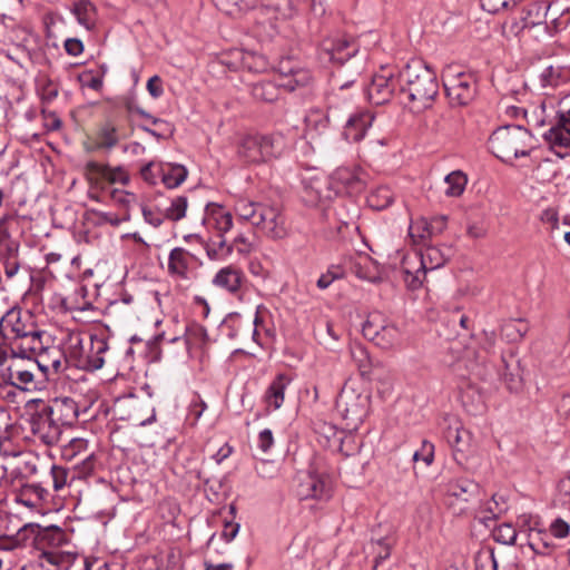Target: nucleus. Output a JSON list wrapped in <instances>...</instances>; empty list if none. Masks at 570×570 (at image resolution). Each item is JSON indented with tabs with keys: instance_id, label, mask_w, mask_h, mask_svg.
Returning <instances> with one entry per match:
<instances>
[{
	"instance_id": "nucleus-15",
	"label": "nucleus",
	"mask_w": 570,
	"mask_h": 570,
	"mask_svg": "<svg viewBox=\"0 0 570 570\" xmlns=\"http://www.w3.org/2000/svg\"><path fill=\"white\" fill-rule=\"evenodd\" d=\"M333 483L328 475L308 473L297 487V495L302 500H328L332 497Z\"/></svg>"
},
{
	"instance_id": "nucleus-31",
	"label": "nucleus",
	"mask_w": 570,
	"mask_h": 570,
	"mask_svg": "<svg viewBox=\"0 0 570 570\" xmlns=\"http://www.w3.org/2000/svg\"><path fill=\"white\" fill-rule=\"evenodd\" d=\"M72 13L78 22L86 29H92L97 21V10L94 3L89 0H78L73 3Z\"/></svg>"
},
{
	"instance_id": "nucleus-10",
	"label": "nucleus",
	"mask_w": 570,
	"mask_h": 570,
	"mask_svg": "<svg viewBox=\"0 0 570 570\" xmlns=\"http://www.w3.org/2000/svg\"><path fill=\"white\" fill-rule=\"evenodd\" d=\"M356 51L357 47L351 37L344 33H335L321 41L318 57L324 63H343L354 56Z\"/></svg>"
},
{
	"instance_id": "nucleus-60",
	"label": "nucleus",
	"mask_w": 570,
	"mask_h": 570,
	"mask_svg": "<svg viewBox=\"0 0 570 570\" xmlns=\"http://www.w3.org/2000/svg\"><path fill=\"white\" fill-rule=\"evenodd\" d=\"M19 351H12L11 346L0 337V365H8L12 357H19Z\"/></svg>"
},
{
	"instance_id": "nucleus-2",
	"label": "nucleus",
	"mask_w": 570,
	"mask_h": 570,
	"mask_svg": "<svg viewBox=\"0 0 570 570\" xmlns=\"http://www.w3.org/2000/svg\"><path fill=\"white\" fill-rule=\"evenodd\" d=\"M41 336L42 332L37 330L32 316L27 312L12 308L0 320V337L12 351H19L23 356L42 350Z\"/></svg>"
},
{
	"instance_id": "nucleus-62",
	"label": "nucleus",
	"mask_w": 570,
	"mask_h": 570,
	"mask_svg": "<svg viewBox=\"0 0 570 570\" xmlns=\"http://www.w3.org/2000/svg\"><path fill=\"white\" fill-rule=\"evenodd\" d=\"M206 338V332L203 327L196 326L188 331L185 338V344L189 347L195 342L204 343Z\"/></svg>"
},
{
	"instance_id": "nucleus-27",
	"label": "nucleus",
	"mask_w": 570,
	"mask_h": 570,
	"mask_svg": "<svg viewBox=\"0 0 570 570\" xmlns=\"http://www.w3.org/2000/svg\"><path fill=\"white\" fill-rule=\"evenodd\" d=\"M543 136L557 154H561L558 149H570V126L558 120Z\"/></svg>"
},
{
	"instance_id": "nucleus-21",
	"label": "nucleus",
	"mask_w": 570,
	"mask_h": 570,
	"mask_svg": "<svg viewBox=\"0 0 570 570\" xmlns=\"http://www.w3.org/2000/svg\"><path fill=\"white\" fill-rule=\"evenodd\" d=\"M229 58V60H224L223 62L233 70L242 68L252 72H264L269 67L264 56L252 51L235 49L230 51Z\"/></svg>"
},
{
	"instance_id": "nucleus-43",
	"label": "nucleus",
	"mask_w": 570,
	"mask_h": 570,
	"mask_svg": "<svg viewBox=\"0 0 570 570\" xmlns=\"http://www.w3.org/2000/svg\"><path fill=\"white\" fill-rule=\"evenodd\" d=\"M259 150L262 153V161H268L281 155V140L276 137H259Z\"/></svg>"
},
{
	"instance_id": "nucleus-36",
	"label": "nucleus",
	"mask_w": 570,
	"mask_h": 570,
	"mask_svg": "<svg viewBox=\"0 0 570 570\" xmlns=\"http://www.w3.org/2000/svg\"><path fill=\"white\" fill-rule=\"evenodd\" d=\"M474 489L475 484L472 481L466 479H456L448 483L446 494L451 499L466 502Z\"/></svg>"
},
{
	"instance_id": "nucleus-40",
	"label": "nucleus",
	"mask_w": 570,
	"mask_h": 570,
	"mask_svg": "<svg viewBox=\"0 0 570 570\" xmlns=\"http://www.w3.org/2000/svg\"><path fill=\"white\" fill-rule=\"evenodd\" d=\"M218 238V240L209 239L204 245L206 254L212 261L225 259L233 252V246L227 244L224 236Z\"/></svg>"
},
{
	"instance_id": "nucleus-58",
	"label": "nucleus",
	"mask_w": 570,
	"mask_h": 570,
	"mask_svg": "<svg viewBox=\"0 0 570 570\" xmlns=\"http://www.w3.org/2000/svg\"><path fill=\"white\" fill-rule=\"evenodd\" d=\"M434 459V445L428 441H424L422 444L421 452H415L413 454V460L415 462L423 461L425 465H430Z\"/></svg>"
},
{
	"instance_id": "nucleus-4",
	"label": "nucleus",
	"mask_w": 570,
	"mask_h": 570,
	"mask_svg": "<svg viewBox=\"0 0 570 570\" xmlns=\"http://www.w3.org/2000/svg\"><path fill=\"white\" fill-rule=\"evenodd\" d=\"M533 137L522 126H504L492 132L489 148L494 156L503 161L530 155Z\"/></svg>"
},
{
	"instance_id": "nucleus-24",
	"label": "nucleus",
	"mask_w": 570,
	"mask_h": 570,
	"mask_svg": "<svg viewBox=\"0 0 570 570\" xmlns=\"http://www.w3.org/2000/svg\"><path fill=\"white\" fill-rule=\"evenodd\" d=\"M61 425L72 424L79 414L77 403L69 397L55 399L50 407L45 409Z\"/></svg>"
},
{
	"instance_id": "nucleus-41",
	"label": "nucleus",
	"mask_w": 570,
	"mask_h": 570,
	"mask_svg": "<svg viewBox=\"0 0 570 570\" xmlns=\"http://www.w3.org/2000/svg\"><path fill=\"white\" fill-rule=\"evenodd\" d=\"M214 2L219 10L236 16L255 8L257 0H214Z\"/></svg>"
},
{
	"instance_id": "nucleus-3",
	"label": "nucleus",
	"mask_w": 570,
	"mask_h": 570,
	"mask_svg": "<svg viewBox=\"0 0 570 570\" xmlns=\"http://www.w3.org/2000/svg\"><path fill=\"white\" fill-rule=\"evenodd\" d=\"M402 92L406 95L410 108L420 112L430 107L438 95L435 72L422 61H412L401 72Z\"/></svg>"
},
{
	"instance_id": "nucleus-54",
	"label": "nucleus",
	"mask_w": 570,
	"mask_h": 570,
	"mask_svg": "<svg viewBox=\"0 0 570 570\" xmlns=\"http://www.w3.org/2000/svg\"><path fill=\"white\" fill-rule=\"evenodd\" d=\"M88 442L85 439H72L69 444L65 448L63 455L68 459H72L78 454L86 452Z\"/></svg>"
},
{
	"instance_id": "nucleus-52",
	"label": "nucleus",
	"mask_w": 570,
	"mask_h": 570,
	"mask_svg": "<svg viewBox=\"0 0 570 570\" xmlns=\"http://www.w3.org/2000/svg\"><path fill=\"white\" fill-rule=\"evenodd\" d=\"M78 81L82 88L87 87L97 91L102 87V79L95 76L92 71H83L79 73Z\"/></svg>"
},
{
	"instance_id": "nucleus-12",
	"label": "nucleus",
	"mask_w": 570,
	"mask_h": 570,
	"mask_svg": "<svg viewBox=\"0 0 570 570\" xmlns=\"http://www.w3.org/2000/svg\"><path fill=\"white\" fill-rule=\"evenodd\" d=\"M334 196L328 179L323 175L307 173L302 177V198L309 206H316Z\"/></svg>"
},
{
	"instance_id": "nucleus-51",
	"label": "nucleus",
	"mask_w": 570,
	"mask_h": 570,
	"mask_svg": "<svg viewBox=\"0 0 570 570\" xmlns=\"http://www.w3.org/2000/svg\"><path fill=\"white\" fill-rule=\"evenodd\" d=\"M159 167H161V164L155 161L145 165L140 170L142 179L150 185H156L158 178H160Z\"/></svg>"
},
{
	"instance_id": "nucleus-17",
	"label": "nucleus",
	"mask_w": 570,
	"mask_h": 570,
	"mask_svg": "<svg viewBox=\"0 0 570 570\" xmlns=\"http://www.w3.org/2000/svg\"><path fill=\"white\" fill-rule=\"evenodd\" d=\"M247 278L244 271L236 265H227L217 271L212 284L228 294L238 295Z\"/></svg>"
},
{
	"instance_id": "nucleus-22",
	"label": "nucleus",
	"mask_w": 570,
	"mask_h": 570,
	"mask_svg": "<svg viewBox=\"0 0 570 570\" xmlns=\"http://www.w3.org/2000/svg\"><path fill=\"white\" fill-rule=\"evenodd\" d=\"M37 355L36 365L46 374H58L61 373L67 365V358L65 352L52 345L51 347H45L42 345V350L29 353Z\"/></svg>"
},
{
	"instance_id": "nucleus-29",
	"label": "nucleus",
	"mask_w": 570,
	"mask_h": 570,
	"mask_svg": "<svg viewBox=\"0 0 570 570\" xmlns=\"http://www.w3.org/2000/svg\"><path fill=\"white\" fill-rule=\"evenodd\" d=\"M85 177L91 190H102L108 185L107 165L89 161L85 166Z\"/></svg>"
},
{
	"instance_id": "nucleus-7",
	"label": "nucleus",
	"mask_w": 570,
	"mask_h": 570,
	"mask_svg": "<svg viewBox=\"0 0 570 570\" xmlns=\"http://www.w3.org/2000/svg\"><path fill=\"white\" fill-rule=\"evenodd\" d=\"M107 350L102 340H94L85 342L80 333H71L62 350L66 354L67 362L73 363L77 367L92 366L99 368L104 364V358L99 354Z\"/></svg>"
},
{
	"instance_id": "nucleus-61",
	"label": "nucleus",
	"mask_w": 570,
	"mask_h": 570,
	"mask_svg": "<svg viewBox=\"0 0 570 570\" xmlns=\"http://www.w3.org/2000/svg\"><path fill=\"white\" fill-rule=\"evenodd\" d=\"M517 524L521 529V531L527 532V534L529 533L530 528H539L538 518L528 513L519 515Z\"/></svg>"
},
{
	"instance_id": "nucleus-49",
	"label": "nucleus",
	"mask_w": 570,
	"mask_h": 570,
	"mask_svg": "<svg viewBox=\"0 0 570 570\" xmlns=\"http://www.w3.org/2000/svg\"><path fill=\"white\" fill-rule=\"evenodd\" d=\"M351 356L356 363L360 371L365 372L370 366L367 351L361 345L351 346Z\"/></svg>"
},
{
	"instance_id": "nucleus-37",
	"label": "nucleus",
	"mask_w": 570,
	"mask_h": 570,
	"mask_svg": "<svg viewBox=\"0 0 570 570\" xmlns=\"http://www.w3.org/2000/svg\"><path fill=\"white\" fill-rule=\"evenodd\" d=\"M508 510V500L504 494L495 493L490 500H488L482 512L484 513V520H493L501 517Z\"/></svg>"
},
{
	"instance_id": "nucleus-19",
	"label": "nucleus",
	"mask_w": 570,
	"mask_h": 570,
	"mask_svg": "<svg viewBox=\"0 0 570 570\" xmlns=\"http://www.w3.org/2000/svg\"><path fill=\"white\" fill-rule=\"evenodd\" d=\"M31 430L48 445L57 443L61 436V424L45 409L32 419Z\"/></svg>"
},
{
	"instance_id": "nucleus-11",
	"label": "nucleus",
	"mask_w": 570,
	"mask_h": 570,
	"mask_svg": "<svg viewBox=\"0 0 570 570\" xmlns=\"http://www.w3.org/2000/svg\"><path fill=\"white\" fill-rule=\"evenodd\" d=\"M36 363L29 358V354L19 357H12L10 363L2 370V379L23 391H29L35 386V374L33 368Z\"/></svg>"
},
{
	"instance_id": "nucleus-6",
	"label": "nucleus",
	"mask_w": 570,
	"mask_h": 570,
	"mask_svg": "<svg viewBox=\"0 0 570 570\" xmlns=\"http://www.w3.org/2000/svg\"><path fill=\"white\" fill-rule=\"evenodd\" d=\"M336 406L346 426L356 430L370 413L371 393L361 382L347 381L338 395Z\"/></svg>"
},
{
	"instance_id": "nucleus-34",
	"label": "nucleus",
	"mask_w": 570,
	"mask_h": 570,
	"mask_svg": "<svg viewBox=\"0 0 570 570\" xmlns=\"http://www.w3.org/2000/svg\"><path fill=\"white\" fill-rule=\"evenodd\" d=\"M306 136L312 139L323 134L328 127V117L321 109H312L305 117Z\"/></svg>"
},
{
	"instance_id": "nucleus-20",
	"label": "nucleus",
	"mask_w": 570,
	"mask_h": 570,
	"mask_svg": "<svg viewBox=\"0 0 570 570\" xmlns=\"http://www.w3.org/2000/svg\"><path fill=\"white\" fill-rule=\"evenodd\" d=\"M278 86L286 90H295L309 83L312 77L307 69L293 65L291 60H283L278 69Z\"/></svg>"
},
{
	"instance_id": "nucleus-28",
	"label": "nucleus",
	"mask_w": 570,
	"mask_h": 570,
	"mask_svg": "<svg viewBox=\"0 0 570 570\" xmlns=\"http://www.w3.org/2000/svg\"><path fill=\"white\" fill-rule=\"evenodd\" d=\"M160 180L167 188H176L181 185L188 175L185 166L178 164H161L159 167Z\"/></svg>"
},
{
	"instance_id": "nucleus-46",
	"label": "nucleus",
	"mask_w": 570,
	"mask_h": 570,
	"mask_svg": "<svg viewBox=\"0 0 570 570\" xmlns=\"http://www.w3.org/2000/svg\"><path fill=\"white\" fill-rule=\"evenodd\" d=\"M188 207L186 197L179 196L171 200L170 206L166 209V216L171 220H179L185 217Z\"/></svg>"
},
{
	"instance_id": "nucleus-35",
	"label": "nucleus",
	"mask_w": 570,
	"mask_h": 570,
	"mask_svg": "<svg viewBox=\"0 0 570 570\" xmlns=\"http://www.w3.org/2000/svg\"><path fill=\"white\" fill-rule=\"evenodd\" d=\"M279 88L282 87L278 86V79H276V82L259 81L253 85L252 95L257 100L273 102L279 97Z\"/></svg>"
},
{
	"instance_id": "nucleus-39",
	"label": "nucleus",
	"mask_w": 570,
	"mask_h": 570,
	"mask_svg": "<svg viewBox=\"0 0 570 570\" xmlns=\"http://www.w3.org/2000/svg\"><path fill=\"white\" fill-rule=\"evenodd\" d=\"M259 137H246L238 147V155L248 163H262Z\"/></svg>"
},
{
	"instance_id": "nucleus-32",
	"label": "nucleus",
	"mask_w": 570,
	"mask_h": 570,
	"mask_svg": "<svg viewBox=\"0 0 570 570\" xmlns=\"http://www.w3.org/2000/svg\"><path fill=\"white\" fill-rule=\"evenodd\" d=\"M190 265V255L189 253L181 248H174L168 258V272L171 275H177L179 277H185L189 269Z\"/></svg>"
},
{
	"instance_id": "nucleus-16",
	"label": "nucleus",
	"mask_w": 570,
	"mask_h": 570,
	"mask_svg": "<svg viewBox=\"0 0 570 570\" xmlns=\"http://www.w3.org/2000/svg\"><path fill=\"white\" fill-rule=\"evenodd\" d=\"M203 223L209 232L223 237L233 228V214L222 205L212 203L206 206Z\"/></svg>"
},
{
	"instance_id": "nucleus-23",
	"label": "nucleus",
	"mask_w": 570,
	"mask_h": 570,
	"mask_svg": "<svg viewBox=\"0 0 570 570\" xmlns=\"http://www.w3.org/2000/svg\"><path fill=\"white\" fill-rule=\"evenodd\" d=\"M374 121V115L370 110H362L354 112L346 121L344 127V136L347 140L358 142L361 141L367 129L371 128Z\"/></svg>"
},
{
	"instance_id": "nucleus-44",
	"label": "nucleus",
	"mask_w": 570,
	"mask_h": 570,
	"mask_svg": "<svg viewBox=\"0 0 570 570\" xmlns=\"http://www.w3.org/2000/svg\"><path fill=\"white\" fill-rule=\"evenodd\" d=\"M337 441H340L337 449L345 456L356 454L360 451L361 440L352 432H340L337 435Z\"/></svg>"
},
{
	"instance_id": "nucleus-57",
	"label": "nucleus",
	"mask_w": 570,
	"mask_h": 570,
	"mask_svg": "<svg viewBox=\"0 0 570 570\" xmlns=\"http://www.w3.org/2000/svg\"><path fill=\"white\" fill-rule=\"evenodd\" d=\"M519 0H481L482 8L491 13H497L502 9L515 6Z\"/></svg>"
},
{
	"instance_id": "nucleus-14",
	"label": "nucleus",
	"mask_w": 570,
	"mask_h": 570,
	"mask_svg": "<svg viewBox=\"0 0 570 570\" xmlns=\"http://www.w3.org/2000/svg\"><path fill=\"white\" fill-rule=\"evenodd\" d=\"M295 12L294 0H264L256 10V18L258 23H269L272 28H275L276 21L291 19Z\"/></svg>"
},
{
	"instance_id": "nucleus-48",
	"label": "nucleus",
	"mask_w": 570,
	"mask_h": 570,
	"mask_svg": "<svg viewBox=\"0 0 570 570\" xmlns=\"http://www.w3.org/2000/svg\"><path fill=\"white\" fill-rule=\"evenodd\" d=\"M476 570H497V560L492 550L480 551L475 557Z\"/></svg>"
},
{
	"instance_id": "nucleus-5",
	"label": "nucleus",
	"mask_w": 570,
	"mask_h": 570,
	"mask_svg": "<svg viewBox=\"0 0 570 570\" xmlns=\"http://www.w3.org/2000/svg\"><path fill=\"white\" fill-rule=\"evenodd\" d=\"M451 254L449 247L428 246L421 253L406 255L403 258L404 282L410 289L422 286L428 271L444 266Z\"/></svg>"
},
{
	"instance_id": "nucleus-9",
	"label": "nucleus",
	"mask_w": 570,
	"mask_h": 570,
	"mask_svg": "<svg viewBox=\"0 0 570 570\" xmlns=\"http://www.w3.org/2000/svg\"><path fill=\"white\" fill-rule=\"evenodd\" d=\"M363 335L383 350H392L400 344L401 332L391 323H386L382 315H368L362 327Z\"/></svg>"
},
{
	"instance_id": "nucleus-25",
	"label": "nucleus",
	"mask_w": 570,
	"mask_h": 570,
	"mask_svg": "<svg viewBox=\"0 0 570 570\" xmlns=\"http://www.w3.org/2000/svg\"><path fill=\"white\" fill-rule=\"evenodd\" d=\"M445 438L455 453H464L470 448L472 434L460 421L453 419L445 431Z\"/></svg>"
},
{
	"instance_id": "nucleus-30",
	"label": "nucleus",
	"mask_w": 570,
	"mask_h": 570,
	"mask_svg": "<svg viewBox=\"0 0 570 570\" xmlns=\"http://www.w3.org/2000/svg\"><path fill=\"white\" fill-rule=\"evenodd\" d=\"M550 532L540 528H530L528 533V544L533 552L538 554H548L554 548Z\"/></svg>"
},
{
	"instance_id": "nucleus-13",
	"label": "nucleus",
	"mask_w": 570,
	"mask_h": 570,
	"mask_svg": "<svg viewBox=\"0 0 570 570\" xmlns=\"http://www.w3.org/2000/svg\"><path fill=\"white\" fill-rule=\"evenodd\" d=\"M395 71L392 68L383 67L375 73L367 87L366 95L368 100L375 105L387 102L396 87Z\"/></svg>"
},
{
	"instance_id": "nucleus-42",
	"label": "nucleus",
	"mask_w": 570,
	"mask_h": 570,
	"mask_svg": "<svg viewBox=\"0 0 570 570\" xmlns=\"http://www.w3.org/2000/svg\"><path fill=\"white\" fill-rule=\"evenodd\" d=\"M434 235V230L430 227V222L424 217H419L411 222L409 227V236L414 243H420Z\"/></svg>"
},
{
	"instance_id": "nucleus-64",
	"label": "nucleus",
	"mask_w": 570,
	"mask_h": 570,
	"mask_svg": "<svg viewBox=\"0 0 570 570\" xmlns=\"http://www.w3.org/2000/svg\"><path fill=\"white\" fill-rule=\"evenodd\" d=\"M558 492L562 503L570 505V474L560 481Z\"/></svg>"
},
{
	"instance_id": "nucleus-8",
	"label": "nucleus",
	"mask_w": 570,
	"mask_h": 570,
	"mask_svg": "<svg viewBox=\"0 0 570 570\" xmlns=\"http://www.w3.org/2000/svg\"><path fill=\"white\" fill-rule=\"evenodd\" d=\"M446 97L452 106H466L476 95L475 77L456 67H448L442 75Z\"/></svg>"
},
{
	"instance_id": "nucleus-63",
	"label": "nucleus",
	"mask_w": 570,
	"mask_h": 570,
	"mask_svg": "<svg viewBox=\"0 0 570 570\" xmlns=\"http://www.w3.org/2000/svg\"><path fill=\"white\" fill-rule=\"evenodd\" d=\"M147 90L153 98H159L164 94L163 81L159 76H153L148 79Z\"/></svg>"
},
{
	"instance_id": "nucleus-56",
	"label": "nucleus",
	"mask_w": 570,
	"mask_h": 570,
	"mask_svg": "<svg viewBox=\"0 0 570 570\" xmlns=\"http://www.w3.org/2000/svg\"><path fill=\"white\" fill-rule=\"evenodd\" d=\"M43 558L49 563L56 564L58 567H68L73 559V557L69 553L65 554L57 551L45 552Z\"/></svg>"
},
{
	"instance_id": "nucleus-1",
	"label": "nucleus",
	"mask_w": 570,
	"mask_h": 570,
	"mask_svg": "<svg viewBox=\"0 0 570 570\" xmlns=\"http://www.w3.org/2000/svg\"><path fill=\"white\" fill-rule=\"evenodd\" d=\"M233 209L238 219L249 223L271 239L278 240L288 236L286 217L276 205L240 198L235 202Z\"/></svg>"
},
{
	"instance_id": "nucleus-45",
	"label": "nucleus",
	"mask_w": 570,
	"mask_h": 570,
	"mask_svg": "<svg viewBox=\"0 0 570 570\" xmlns=\"http://www.w3.org/2000/svg\"><path fill=\"white\" fill-rule=\"evenodd\" d=\"M370 206L376 209H383L393 202V193L387 187H380L367 198Z\"/></svg>"
},
{
	"instance_id": "nucleus-18",
	"label": "nucleus",
	"mask_w": 570,
	"mask_h": 570,
	"mask_svg": "<svg viewBox=\"0 0 570 570\" xmlns=\"http://www.w3.org/2000/svg\"><path fill=\"white\" fill-rule=\"evenodd\" d=\"M327 179L334 196L343 191L358 190L363 186L362 171L357 167H338Z\"/></svg>"
},
{
	"instance_id": "nucleus-26",
	"label": "nucleus",
	"mask_w": 570,
	"mask_h": 570,
	"mask_svg": "<svg viewBox=\"0 0 570 570\" xmlns=\"http://www.w3.org/2000/svg\"><path fill=\"white\" fill-rule=\"evenodd\" d=\"M291 377L285 374H278L266 390L264 400L269 409L278 410L282 407L285 400V391L289 383Z\"/></svg>"
},
{
	"instance_id": "nucleus-50",
	"label": "nucleus",
	"mask_w": 570,
	"mask_h": 570,
	"mask_svg": "<svg viewBox=\"0 0 570 570\" xmlns=\"http://www.w3.org/2000/svg\"><path fill=\"white\" fill-rule=\"evenodd\" d=\"M550 534L557 539H563L570 533V521L562 518L553 520L549 527Z\"/></svg>"
},
{
	"instance_id": "nucleus-55",
	"label": "nucleus",
	"mask_w": 570,
	"mask_h": 570,
	"mask_svg": "<svg viewBox=\"0 0 570 570\" xmlns=\"http://www.w3.org/2000/svg\"><path fill=\"white\" fill-rule=\"evenodd\" d=\"M107 178L109 184L126 185L129 181V176L122 167H110L107 165Z\"/></svg>"
},
{
	"instance_id": "nucleus-53",
	"label": "nucleus",
	"mask_w": 570,
	"mask_h": 570,
	"mask_svg": "<svg viewBox=\"0 0 570 570\" xmlns=\"http://www.w3.org/2000/svg\"><path fill=\"white\" fill-rule=\"evenodd\" d=\"M51 478L53 489L60 491L68 483V470L60 465H52Z\"/></svg>"
},
{
	"instance_id": "nucleus-47",
	"label": "nucleus",
	"mask_w": 570,
	"mask_h": 570,
	"mask_svg": "<svg viewBox=\"0 0 570 570\" xmlns=\"http://www.w3.org/2000/svg\"><path fill=\"white\" fill-rule=\"evenodd\" d=\"M494 539L503 544H513L517 539V530L509 523L500 524L493 532Z\"/></svg>"
},
{
	"instance_id": "nucleus-38",
	"label": "nucleus",
	"mask_w": 570,
	"mask_h": 570,
	"mask_svg": "<svg viewBox=\"0 0 570 570\" xmlns=\"http://www.w3.org/2000/svg\"><path fill=\"white\" fill-rule=\"evenodd\" d=\"M444 194L449 197H458L462 195L468 184L466 175L461 170H454L444 178Z\"/></svg>"
},
{
	"instance_id": "nucleus-33",
	"label": "nucleus",
	"mask_w": 570,
	"mask_h": 570,
	"mask_svg": "<svg viewBox=\"0 0 570 570\" xmlns=\"http://www.w3.org/2000/svg\"><path fill=\"white\" fill-rule=\"evenodd\" d=\"M120 137L117 126L111 121L102 124L96 132V147L97 149H111L115 147Z\"/></svg>"
},
{
	"instance_id": "nucleus-59",
	"label": "nucleus",
	"mask_w": 570,
	"mask_h": 570,
	"mask_svg": "<svg viewBox=\"0 0 570 570\" xmlns=\"http://www.w3.org/2000/svg\"><path fill=\"white\" fill-rule=\"evenodd\" d=\"M3 267H4V274L8 278H12L14 275H17V273L20 268V263H19L18 256L14 255V249L11 250L10 256L4 258Z\"/></svg>"
}]
</instances>
